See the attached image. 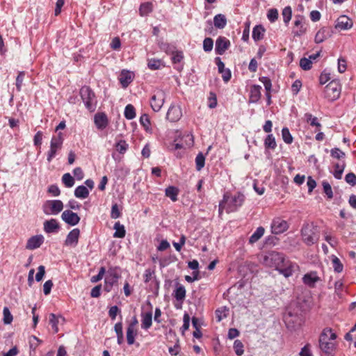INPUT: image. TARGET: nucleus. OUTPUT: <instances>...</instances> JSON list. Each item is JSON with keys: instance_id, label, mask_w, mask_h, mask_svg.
Masks as SVG:
<instances>
[{"instance_id": "obj_30", "label": "nucleus", "mask_w": 356, "mask_h": 356, "mask_svg": "<svg viewBox=\"0 0 356 356\" xmlns=\"http://www.w3.org/2000/svg\"><path fill=\"white\" fill-rule=\"evenodd\" d=\"M113 229H115L113 237L122 238L125 236L126 230L124 226L120 224L119 221L114 224Z\"/></svg>"}, {"instance_id": "obj_29", "label": "nucleus", "mask_w": 356, "mask_h": 356, "mask_svg": "<svg viewBox=\"0 0 356 356\" xmlns=\"http://www.w3.org/2000/svg\"><path fill=\"white\" fill-rule=\"evenodd\" d=\"M179 190L178 188L175 186H168L165 190V195L169 197L172 202H176L177 200V196L179 195Z\"/></svg>"}, {"instance_id": "obj_33", "label": "nucleus", "mask_w": 356, "mask_h": 356, "mask_svg": "<svg viewBox=\"0 0 356 356\" xmlns=\"http://www.w3.org/2000/svg\"><path fill=\"white\" fill-rule=\"evenodd\" d=\"M264 228L263 227H259L257 228V229L254 231V232L251 235V236L249 238L250 243H254L257 241H259L261 236L264 234Z\"/></svg>"}, {"instance_id": "obj_7", "label": "nucleus", "mask_w": 356, "mask_h": 356, "mask_svg": "<svg viewBox=\"0 0 356 356\" xmlns=\"http://www.w3.org/2000/svg\"><path fill=\"white\" fill-rule=\"evenodd\" d=\"M307 31L305 19L302 15L295 16L294 26L292 30L293 36L300 37L304 35Z\"/></svg>"}, {"instance_id": "obj_45", "label": "nucleus", "mask_w": 356, "mask_h": 356, "mask_svg": "<svg viewBox=\"0 0 356 356\" xmlns=\"http://www.w3.org/2000/svg\"><path fill=\"white\" fill-rule=\"evenodd\" d=\"M282 139L286 144H291L293 142V137L287 127H284L282 129Z\"/></svg>"}, {"instance_id": "obj_23", "label": "nucleus", "mask_w": 356, "mask_h": 356, "mask_svg": "<svg viewBox=\"0 0 356 356\" xmlns=\"http://www.w3.org/2000/svg\"><path fill=\"white\" fill-rule=\"evenodd\" d=\"M119 81L122 88H125L132 82L133 75L129 71L122 70L120 75Z\"/></svg>"}, {"instance_id": "obj_2", "label": "nucleus", "mask_w": 356, "mask_h": 356, "mask_svg": "<svg viewBox=\"0 0 356 356\" xmlns=\"http://www.w3.org/2000/svg\"><path fill=\"white\" fill-rule=\"evenodd\" d=\"M222 201L225 204V211L227 213H232L238 210L245 201V195L237 192L232 194L229 192L224 193Z\"/></svg>"}, {"instance_id": "obj_11", "label": "nucleus", "mask_w": 356, "mask_h": 356, "mask_svg": "<svg viewBox=\"0 0 356 356\" xmlns=\"http://www.w3.org/2000/svg\"><path fill=\"white\" fill-rule=\"evenodd\" d=\"M80 236V230L78 228H74L71 230L66 236L64 241V245L67 247H76L79 243Z\"/></svg>"}, {"instance_id": "obj_49", "label": "nucleus", "mask_w": 356, "mask_h": 356, "mask_svg": "<svg viewBox=\"0 0 356 356\" xmlns=\"http://www.w3.org/2000/svg\"><path fill=\"white\" fill-rule=\"evenodd\" d=\"M128 144L127 143V142L124 140H120L118 143H116L115 145V148H116V150L120 153V154H124L126 152V151L128 149Z\"/></svg>"}, {"instance_id": "obj_54", "label": "nucleus", "mask_w": 356, "mask_h": 356, "mask_svg": "<svg viewBox=\"0 0 356 356\" xmlns=\"http://www.w3.org/2000/svg\"><path fill=\"white\" fill-rule=\"evenodd\" d=\"M213 41L211 38H206L203 41V49L206 52H209L213 49Z\"/></svg>"}, {"instance_id": "obj_4", "label": "nucleus", "mask_w": 356, "mask_h": 356, "mask_svg": "<svg viewBox=\"0 0 356 356\" xmlns=\"http://www.w3.org/2000/svg\"><path fill=\"white\" fill-rule=\"evenodd\" d=\"M79 95L87 110L94 112L97 108L96 95L90 87L83 86L79 90Z\"/></svg>"}, {"instance_id": "obj_1", "label": "nucleus", "mask_w": 356, "mask_h": 356, "mask_svg": "<svg viewBox=\"0 0 356 356\" xmlns=\"http://www.w3.org/2000/svg\"><path fill=\"white\" fill-rule=\"evenodd\" d=\"M264 262L266 266L274 268L285 277L293 275L294 264L286 260L282 253L271 252L264 257Z\"/></svg>"}, {"instance_id": "obj_14", "label": "nucleus", "mask_w": 356, "mask_h": 356, "mask_svg": "<svg viewBox=\"0 0 356 356\" xmlns=\"http://www.w3.org/2000/svg\"><path fill=\"white\" fill-rule=\"evenodd\" d=\"M230 46V42L225 37L220 36L216 41L215 51L218 55H222Z\"/></svg>"}, {"instance_id": "obj_19", "label": "nucleus", "mask_w": 356, "mask_h": 356, "mask_svg": "<svg viewBox=\"0 0 356 356\" xmlns=\"http://www.w3.org/2000/svg\"><path fill=\"white\" fill-rule=\"evenodd\" d=\"M60 229L59 223L56 219H50L44 221V230L46 233H54L57 232Z\"/></svg>"}, {"instance_id": "obj_37", "label": "nucleus", "mask_w": 356, "mask_h": 356, "mask_svg": "<svg viewBox=\"0 0 356 356\" xmlns=\"http://www.w3.org/2000/svg\"><path fill=\"white\" fill-rule=\"evenodd\" d=\"M124 117L127 120H132L136 117L135 108L132 104H128L126 106L124 112Z\"/></svg>"}, {"instance_id": "obj_17", "label": "nucleus", "mask_w": 356, "mask_h": 356, "mask_svg": "<svg viewBox=\"0 0 356 356\" xmlns=\"http://www.w3.org/2000/svg\"><path fill=\"white\" fill-rule=\"evenodd\" d=\"M62 145L60 143H56L51 140L50 141V148L47 154V160L49 163H50L53 159L56 156L57 152L61 149Z\"/></svg>"}, {"instance_id": "obj_25", "label": "nucleus", "mask_w": 356, "mask_h": 356, "mask_svg": "<svg viewBox=\"0 0 356 356\" xmlns=\"http://www.w3.org/2000/svg\"><path fill=\"white\" fill-rule=\"evenodd\" d=\"M337 339V334L333 332L330 327H325L321 332L318 341H330L335 340Z\"/></svg>"}, {"instance_id": "obj_13", "label": "nucleus", "mask_w": 356, "mask_h": 356, "mask_svg": "<svg viewBox=\"0 0 356 356\" xmlns=\"http://www.w3.org/2000/svg\"><path fill=\"white\" fill-rule=\"evenodd\" d=\"M182 116V112L180 106L171 105L166 114V118L170 122H177Z\"/></svg>"}, {"instance_id": "obj_41", "label": "nucleus", "mask_w": 356, "mask_h": 356, "mask_svg": "<svg viewBox=\"0 0 356 356\" xmlns=\"http://www.w3.org/2000/svg\"><path fill=\"white\" fill-rule=\"evenodd\" d=\"M205 164V156L202 152L198 153L195 158V167L197 171L201 170Z\"/></svg>"}, {"instance_id": "obj_10", "label": "nucleus", "mask_w": 356, "mask_h": 356, "mask_svg": "<svg viewBox=\"0 0 356 356\" xmlns=\"http://www.w3.org/2000/svg\"><path fill=\"white\" fill-rule=\"evenodd\" d=\"M289 228L288 222L280 218H275L271 224V231L274 234H280L286 231Z\"/></svg>"}, {"instance_id": "obj_53", "label": "nucleus", "mask_w": 356, "mask_h": 356, "mask_svg": "<svg viewBox=\"0 0 356 356\" xmlns=\"http://www.w3.org/2000/svg\"><path fill=\"white\" fill-rule=\"evenodd\" d=\"M326 30L325 29H321L315 35L316 43H321L326 39L325 35Z\"/></svg>"}, {"instance_id": "obj_21", "label": "nucleus", "mask_w": 356, "mask_h": 356, "mask_svg": "<svg viewBox=\"0 0 356 356\" xmlns=\"http://www.w3.org/2000/svg\"><path fill=\"white\" fill-rule=\"evenodd\" d=\"M261 87L259 85H253L250 88L249 102L250 103H257L261 98Z\"/></svg>"}, {"instance_id": "obj_64", "label": "nucleus", "mask_w": 356, "mask_h": 356, "mask_svg": "<svg viewBox=\"0 0 356 356\" xmlns=\"http://www.w3.org/2000/svg\"><path fill=\"white\" fill-rule=\"evenodd\" d=\"M345 180L353 186L356 185V175L353 172L348 173L345 177Z\"/></svg>"}, {"instance_id": "obj_35", "label": "nucleus", "mask_w": 356, "mask_h": 356, "mask_svg": "<svg viewBox=\"0 0 356 356\" xmlns=\"http://www.w3.org/2000/svg\"><path fill=\"white\" fill-rule=\"evenodd\" d=\"M264 146L267 149H275L277 147L275 138L273 134H268L264 140Z\"/></svg>"}, {"instance_id": "obj_43", "label": "nucleus", "mask_w": 356, "mask_h": 356, "mask_svg": "<svg viewBox=\"0 0 356 356\" xmlns=\"http://www.w3.org/2000/svg\"><path fill=\"white\" fill-rule=\"evenodd\" d=\"M155 270L154 268L145 269L143 274V280L145 283H147L153 279H155Z\"/></svg>"}, {"instance_id": "obj_63", "label": "nucleus", "mask_w": 356, "mask_h": 356, "mask_svg": "<svg viewBox=\"0 0 356 356\" xmlns=\"http://www.w3.org/2000/svg\"><path fill=\"white\" fill-rule=\"evenodd\" d=\"M310 344L304 346L299 353L300 356H314L310 349Z\"/></svg>"}, {"instance_id": "obj_15", "label": "nucleus", "mask_w": 356, "mask_h": 356, "mask_svg": "<svg viewBox=\"0 0 356 356\" xmlns=\"http://www.w3.org/2000/svg\"><path fill=\"white\" fill-rule=\"evenodd\" d=\"M44 242L42 235H35L29 238L27 241L26 248L28 250H35L41 246Z\"/></svg>"}, {"instance_id": "obj_62", "label": "nucleus", "mask_w": 356, "mask_h": 356, "mask_svg": "<svg viewBox=\"0 0 356 356\" xmlns=\"http://www.w3.org/2000/svg\"><path fill=\"white\" fill-rule=\"evenodd\" d=\"M47 192L54 197H58L60 194V191L56 184H51L48 187Z\"/></svg>"}, {"instance_id": "obj_27", "label": "nucleus", "mask_w": 356, "mask_h": 356, "mask_svg": "<svg viewBox=\"0 0 356 356\" xmlns=\"http://www.w3.org/2000/svg\"><path fill=\"white\" fill-rule=\"evenodd\" d=\"M159 49L167 54H174L176 50V46L174 44L163 42L162 40L158 42Z\"/></svg>"}, {"instance_id": "obj_20", "label": "nucleus", "mask_w": 356, "mask_h": 356, "mask_svg": "<svg viewBox=\"0 0 356 356\" xmlns=\"http://www.w3.org/2000/svg\"><path fill=\"white\" fill-rule=\"evenodd\" d=\"M94 122L98 129L102 130L108 125V118L104 113H97L95 115Z\"/></svg>"}, {"instance_id": "obj_3", "label": "nucleus", "mask_w": 356, "mask_h": 356, "mask_svg": "<svg viewBox=\"0 0 356 356\" xmlns=\"http://www.w3.org/2000/svg\"><path fill=\"white\" fill-rule=\"evenodd\" d=\"M300 235L302 241L307 246L316 243L319 239L316 227L313 223H304L300 229Z\"/></svg>"}, {"instance_id": "obj_38", "label": "nucleus", "mask_w": 356, "mask_h": 356, "mask_svg": "<svg viewBox=\"0 0 356 356\" xmlns=\"http://www.w3.org/2000/svg\"><path fill=\"white\" fill-rule=\"evenodd\" d=\"M62 182L67 188H71L74 185V179L69 173H65L62 177Z\"/></svg>"}, {"instance_id": "obj_57", "label": "nucleus", "mask_w": 356, "mask_h": 356, "mask_svg": "<svg viewBox=\"0 0 356 356\" xmlns=\"http://www.w3.org/2000/svg\"><path fill=\"white\" fill-rule=\"evenodd\" d=\"M42 341L35 336H31L29 338V346L30 349L35 351V349L38 347L39 344Z\"/></svg>"}, {"instance_id": "obj_55", "label": "nucleus", "mask_w": 356, "mask_h": 356, "mask_svg": "<svg viewBox=\"0 0 356 356\" xmlns=\"http://www.w3.org/2000/svg\"><path fill=\"white\" fill-rule=\"evenodd\" d=\"M121 216V211L117 203L112 205L111 211V218L113 219H117Z\"/></svg>"}, {"instance_id": "obj_6", "label": "nucleus", "mask_w": 356, "mask_h": 356, "mask_svg": "<svg viewBox=\"0 0 356 356\" xmlns=\"http://www.w3.org/2000/svg\"><path fill=\"white\" fill-rule=\"evenodd\" d=\"M63 207L60 200H47L42 204V211L46 215H57L63 209Z\"/></svg>"}, {"instance_id": "obj_22", "label": "nucleus", "mask_w": 356, "mask_h": 356, "mask_svg": "<svg viewBox=\"0 0 356 356\" xmlns=\"http://www.w3.org/2000/svg\"><path fill=\"white\" fill-rule=\"evenodd\" d=\"M319 277L317 275V273L312 271L305 274L302 277V281L305 284L309 286H314L315 283L319 280Z\"/></svg>"}, {"instance_id": "obj_12", "label": "nucleus", "mask_w": 356, "mask_h": 356, "mask_svg": "<svg viewBox=\"0 0 356 356\" xmlns=\"http://www.w3.org/2000/svg\"><path fill=\"white\" fill-rule=\"evenodd\" d=\"M62 220L69 225L75 226L80 221V217L77 213L71 210H65L61 214Z\"/></svg>"}, {"instance_id": "obj_51", "label": "nucleus", "mask_w": 356, "mask_h": 356, "mask_svg": "<svg viewBox=\"0 0 356 356\" xmlns=\"http://www.w3.org/2000/svg\"><path fill=\"white\" fill-rule=\"evenodd\" d=\"M322 185L327 199L331 200L333 197V192L330 184L327 181H323Z\"/></svg>"}, {"instance_id": "obj_9", "label": "nucleus", "mask_w": 356, "mask_h": 356, "mask_svg": "<svg viewBox=\"0 0 356 356\" xmlns=\"http://www.w3.org/2000/svg\"><path fill=\"white\" fill-rule=\"evenodd\" d=\"M165 94L162 90L156 91L150 99V106L152 108L158 112L163 105Z\"/></svg>"}, {"instance_id": "obj_28", "label": "nucleus", "mask_w": 356, "mask_h": 356, "mask_svg": "<svg viewBox=\"0 0 356 356\" xmlns=\"http://www.w3.org/2000/svg\"><path fill=\"white\" fill-rule=\"evenodd\" d=\"M213 24L217 29H224L227 25L226 17L222 14H218L215 15L213 17Z\"/></svg>"}, {"instance_id": "obj_60", "label": "nucleus", "mask_w": 356, "mask_h": 356, "mask_svg": "<svg viewBox=\"0 0 356 356\" xmlns=\"http://www.w3.org/2000/svg\"><path fill=\"white\" fill-rule=\"evenodd\" d=\"M330 154L332 157L337 159H340L345 156V153L337 147L332 148L330 151Z\"/></svg>"}, {"instance_id": "obj_47", "label": "nucleus", "mask_w": 356, "mask_h": 356, "mask_svg": "<svg viewBox=\"0 0 356 356\" xmlns=\"http://www.w3.org/2000/svg\"><path fill=\"white\" fill-rule=\"evenodd\" d=\"M334 172L333 173L334 177L337 179H341L342 177L343 172L345 168V163L339 164L337 163L334 165Z\"/></svg>"}, {"instance_id": "obj_56", "label": "nucleus", "mask_w": 356, "mask_h": 356, "mask_svg": "<svg viewBox=\"0 0 356 356\" xmlns=\"http://www.w3.org/2000/svg\"><path fill=\"white\" fill-rule=\"evenodd\" d=\"M300 66L304 70H309L312 67V62L310 59L302 58L300 60Z\"/></svg>"}, {"instance_id": "obj_48", "label": "nucleus", "mask_w": 356, "mask_h": 356, "mask_svg": "<svg viewBox=\"0 0 356 356\" xmlns=\"http://www.w3.org/2000/svg\"><path fill=\"white\" fill-rule=\"evenodd\" d=\"M234 350L236 355L241 356L244 353V346L240 340H236L234 343Z\"/></svg>"}, {"instance_id": "obj_52", "label": "nucleus", "mask_w": 356, "mask_h": 356, "mask_svg": "<svg viewBox=\"0 0 356 356\" xmlns=\"http://www.w3.org/2000/svg\"><path fill=\"white\" fill-rule=\"evenodd\" d=\"M58 317L54 314H51L49 316V324L51 325L54 333H57L58 332Z\"/></svg>"}, {"instance_id": "obj_50", "label": "nucleus", "mask_w": 356, "mask_h": 356, "mask_svg": "<svg viewBox=\"0 0 356 356\" xmlns=\"http://www.w3.org/2000/svg\"><path fill=\"white\" fill-rule=\"evenodd\" d=\"M127 341L129 345H132L135 342V337L136 336V332L135 330H132L130 328H127Z\"/></svg>"}, {"instance_id": "obj_44", "label": "nucleus", "mask_w": 356, "mask_h": 356, "mask_svg": "<svg viewBox=\"0 0 356 356\" xmlns=\"http://www.w3.org/2000/svg\"><path fill=\"white\" fill-rule=\"evenodd\" d=\"M305 117L307 120V122H309L311 126H315L318 128V130H320L321 124L318 122L316 117L313 116L311 113H305Z\"/></svg>"}, {"instance_id": "obj_18", "label": "nucleus", "mask_w": 356, "mask_h": 356, "mask_svg": "<svg viewBox=\"0 0 356 356\" xmlns=\"http://www.w3.org/2000/svg\"><path fill=\"white\" fill-rule=\"evenodd\" d=\"M319 348L327 355L333 354L336 349L335 343L329 341H318Z\"/></svg>"}, {"instance_id": "obj_24", "label": "nucleus", "mask_w": 356, "mask_h": 356, "mask_svg": "<svg viewBox=\"0 0 356 356\" xmlns=\"http://www.w3.org/2000/svg\"><path fill=\"white\" fill-rule=\"evenodd\" d=\"M141 328L143 330H148L152 324V313L147 312L141 314Z\"/></svg>"}, {"instance_id": "obj_40", "label": "nucleus", "mask_w": 356, "mask_h": 356, "mask_svg": "<svg viewBox=\"0 0 356 356\" xmlns=\"http://www.w3.org/2000/svg\"><path fill=\"white\" fill-rule=\"evenodd\" d=\"M228 309L226 307L219 308L216 310L215 314L218 322L221 321L222 319L226 318L228 314Z\"/></svg>"}, {"instance_id": "obj_34", "label": "nucleus", "mask_w": 356, "mask_h": 356, "mask_svg": "<svg viewBox=\"0 0 356 356\" xmlns=\"http://www.w3.org/2000/svg\"><path fill=\"white\" fill-rule=\"evenodd\" d=\"M153 10V5L150 2H145L140 6L139 12L141 16H146Z\"/></svg>"}, {"instance_id": "obj_26", "label": "nucleus", "mask_w": 356, "mask_h": 356, "mask_svg": "<svg viewBox=\"0 0 356 356\" xmlns=\"http://www.w3.org/2000/svg\"><path fill=\"white\" fill-rule=\"evenodd\" d=\"M185 287L179 283L176 285V289L174 291L173 296L177 301H183L186 298Z\"/></svg>"}, {"instance_id": "obj_36", "label": "nucleus", "mask_w": 356, "mask_h": 356, "mask_svg": "<svg viewBox=\"0 0 356 356\" xmlns=\"http://www.w3.org/2000/svg\"><path fill=\"white\" fill-rule=\"evenodd\" d=\"M331 258L334 270L337 273H341L343 269V266L340 259L335 255H332Z\"/></svg>"}, {"instance_id": "obj_46", "label": "nucleus", "mask_w": 356, "mask_h": 356, "mask_svg": "<svg viewBox=\"0 0 356 356\" xmlns=\"http://www.w3.org/2000/svg\"><path fill=\"white\" fill-rule=\"evenodd\" d=\"M3 321L4 324H10L13 320V315L11 314L8 307H5L3 309Z\"/></svg>"}, {"instance_id": "obj_59", "label": "nucleus", "mask_w": 356, "mask_h": 356, "mask_svg": "<svg viewBox=\"0 0 356 356\" xmlns=\"http://www.w3.org/2000/svg\"><path fill=\"white\" fill-rule=\"evenodd\" d=\"M172 61L173 63H179L184 59V54L182 51L175 50L174 54H172Z\"/></svg>"}, {"instance_id": "obj_31", "label": "nucleus", "mask_w": 356, "mask_h": 356, "mask_svg": "<svg viewBox=\"0 0 356 356\" xmlns=\"http://www.w3.org/2000/svg\"><path fill=\"white\" fill-rule=\"evenodd\" d=\"M74 195L77 198L85 199L88 197L89 191L86 186L81 185L75 188Z\"/></svg>"}, {"instance_id": "obj_39", "label": "nucleus", "mask_w": 356, "mask_h": 356, "mask_svg": "<svg viewBox=\"0 0 356 356\" xmlns=\"http://www.w3.org/2000/svg\"><path fill=\"white\" fill-rule=\"evenodd\" d=\"M163 65L162 60L156 58H151L148 60L147 66L152 70H156Z\"/></svg>"}, {"instance_id": "obj_16", "label": "nucleus", "mask_w": 356, "mask_h": 356, "mask_svg": "<svg viewBox=\"0 0 356 356\" xmlns=\"http://www.w3.org/2000/svg\"><path fill=\"white\" fill-rule=\"evenodd\" d=\"M352 20L346 15L340 16L335 25V28L339 30H348L353 26Z\"/></svg>"}, {"instance_id": "obj_58", "label": "nucleus", "mask_w": 356, "mask_h": 356, "mask_svg": "<svg viewBox=\"0 0 356 356\" xmlns=\"http://www.w3.org/2000/svg\"><path fill=\"white\" fill-rule=\"evenodd\" d=\"M267 17L270 22H275L278 18V10L271 8L268 11Z\"/></svg>"}, {"instance_id": "obj_61", "label": "nucleus", "mask_w": 356, "mask_h": 356, "mask_svg": "<svg viewBox=\"0 0 356 356\" xmlns=\"http://www.w3.org/2000/svg\"><path fill=\"white\" fill-rule=\"evenodd\" d=\"M259 81L264 84L266 92H270L272 88L271 80L267 76H261Z\"/></svg>"}, {"instance_id": "obj_8", "label": "nucleus", "mask_w": 356, "mask_h": 356, "mask_svg": "<svg viewBox=\"0 0 356 356\" xmlns=\"http://www.w3.org/2000/svg\"><path fill=\"white\" fill-rule=\"evenodd\" d=\"M340 88L334 82L329 83L325 88V97L330 101L336 100L339 97Z\"/></svg>"}, {"instance_id": "obj_42", "label": "nucleus", "mask_w": 356, "mask_h": 356, "mask_svg": "<svg viewBox=\"0 0 356 356\" xmlns=\"http://www.w3.org/2000/svg\"><path fill=\"white\" fill-rule=\"evenodd\" d=\"M282 17H283V21L286 25H287L292 17V10L290 6H286L283 10L282 13Z\"/></svg>"}, {"instance_id": "obj_5", "label": "nucleus", "mask_w": 356, "mask_h": 356, "mask_svg": "<svg viewBox=\"0 0 356 356\" xmlns=\"http://www.w3.org/2000/svg\"><path fill=\"white\" fill-rule=\"evenodd\" d=\"M120 277V274L118 272V268H109L105 276L104 290L107 293L111 291L113 286L118 283Z\"/></svg>"}, {"instance_id": "obj_32", "label": "nucleus", "mask_w": 356, "mask_h": 356, "mask_svg": "<svg viewBox=\"0 0 356 356\" xmlns=\"http://www.w3.org/2000/svg\"><path fill=\"white\" fill-rule=\"evenodd\" d=\"M265 29L262 25H257L252 30V38L254 41H259L264 38Z\"/></svg>"}]
</instances>
